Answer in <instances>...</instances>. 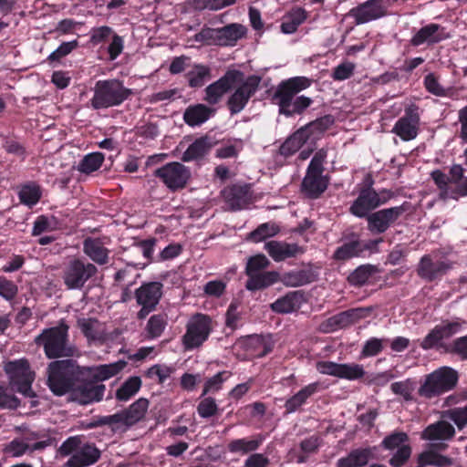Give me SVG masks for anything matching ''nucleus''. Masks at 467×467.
Masks as SVG:
<instances>
[{
    "instance_id": "nucleus-10",
    "label": "nucleus",
    "mask_w": 467,
    "mask_h": 467,
    "mask_svg": "<svg viewBox=\"0 0 467 467\" xmlns=\"http://www.w3.org/2000/svg\"><path fill=\"white\" fill-rule=\"evenodd\" d=\"M97 272L98 268L92 263L74 258L65 266L62 278L67 289H81Z\"/></svg>"
},
{
    "instance_id": "nucleus-17",
    "label": "nucleus",
    "mask_w": 467,
    "mask_h": 467,
    "mask_svg": "<svg viewBox=\"0 0 467 467\" xmlns=\"http://www.w3.org/2000/svg\"><path fill=\"white\" fill-rule=\"evenodd\" d=\"M388 8L387 0H367L352 7L347 16L353 18L354 24L358 26L386 16Z\"/></svg>"
},
{
    "instance_id": "nucleus-14",
    "label": "nucleus",
    "mask_w": 467,
    "mask_h": 467,
    "mask_svg": "<svg viewBox=\"0 0 467 467\" xmlns=\"http://www.w3.org/2000/svg\"><path fill=\"white\" fill-rule=\"evenodd\" d=\"M372 311V306L349 308L324 320L320 324L319 329L323 333H331L347 328L369 317Z\"/></svg>"
},
{
    "instance_id": "nucleus-6",
    "label": "nucleus",
    "mask_w": 467,
    "mask_h": 467,
    "mask_svg": "<svg viewBox=\"0 0 467 467\" xmlns=\"http://www.w3.org/2000/svg\"><path fill=\"white\" fill-rule=\"evenodd\" d=\"M5 371L9 378L13 389L26 398L36 397L32 389L36 374L31 369L27 359L21 358L7 362L5 366Z\"/></svg>"
},
{
    "instance_id": "nucleus-28",
    "label": "nucleus",
    "mask_w": 467,
    "mask_h": 467,
    "mask_svg": "<svg viewBox=\"0 0 467 467\" xmlns=\"http://www.w3.org/2000/svg\"><path fill=\"white\" fill-rule=\"evenodd\" d=\"M216 109L208 105L198 103L190 105L183 112L182 119L190 127H199L214 116Z\"/></svg>"
},
{
    "instance_id": "nucleus-34",
    "label": "nucleus",
    "mask_w": 467,
    "mask_h": 467,
    "mask_svg": "<svg viewBox=\"0 0 467 467\" xmlns=\"http://www.w3.org/2000/svg\"><path fill=\"white\" fill-rule=\"evenodd\" d=\"M149 408V400L145 398H140L134 401L129 408L121 410L123 425L130 427L141 420Z\"/></svg>"
},
{
    "instance_id": "nucleus-12",
    "label": "nucleus",
    "mask_w": 467,
    "mask_h": 467,
    "mask_svg": "<svg viewBox=\"0 0 467 467\" xmlns=\"http://www.w3.org/2000/svg\"><path fill=\"white\" fill-rule=\"evenodd\" d=\"M453 268V262L435 254H424L418 263L417 275L425 282L441 281Z\"/></svg>"
},
{
    "instance_id": "nucleus-13",
    "label": "nucleus",
    "mask_w": 467,
    "mask_h": 467,
    "mask_svg": "<svg viewBox=\"0 0 467 467\" xmlns=\"http://www.w3.org/2000/svg\"><path fill=\"white\" fill-rule=\"evenodd\" d=\"M105 390L104 384L88 379V375L79 369L70 396L74 401L81 405H88L102 400Z\"/></svg>"
},
{
    "instance_id": "nucleus-20",
    "label": "nucleus",
    "mask_w": 467,
    "mask_h": 467,
    "mask_svg": "<svg viewBox=\"0 0 467 467\" xmlns=\"http://www.w3.org/2000/svg\"><path fill=\"white\" fill-rule=\"evenodd\" d=\"M382 242V238L368 241L353 239L338 246L334 252L333 258L337 261H348L354 257H363L366 252H378V245Z\"/></svg>"
},
{
    "instance_id": "nucleus-25",
    "label": "nucleus",
    "mask_w": 467,
    "mask_h": 467,
    "mask_svg": "<svg viewBox=\"0 0 467 467\" xmlns=\"http://www.w3.org/2000/svg\"><path fill=\"white\" fill-rule=\"evenodd\" d=\"M101 456L100 450L92 442H81L78 451L67 460L66 467H88L95 464Z\"/></svg>"
},
{
    "instance_id": "nucleus-56",
    "label": "nucleus",
    "mask_w": 467,
    "mask_h": 467,
    "mask_svg": "<svg viewBox=\"0 0 467 467\" xmlns=\"http://www.w3.org/2000/svg\"><path fill=\"white\" fill-rule=\"evenodd\" d=\"M409 435L404 431H394L387 435L381 441L380 446L384 450H399L403 445H410Z\"/></svg>"
},
{
    "instance_id": "nucleus-15",
    "label": "nucleus",
    "mask_w": 467,
    "mask_h": 467,
    "mask_svg": "<svg viewBox=\"0 0 467 467\" xmlns=\"http://www.w3.org/2000/svg\"><path fill=\"white\" fill-rule=\"evenodd\" d=\"M243 78L244 73L240 70H227L223 77L205 88L203 100L208 106L218 104L235 84L243 81Z\"/></svg>"
},
{
    "instance_id": "nucleus-16",
    "label": "nucleus",
    "mask_w": 467,
    "mask_h": 467,
    "mask_svg": "<svg viewBox=\"0 0 467 467\" xmlns=\"http://www.w3.org/2000/svg\"><path fill=\"white\" fill-rule=\"evenodd\" d=\"M261 80V77L251 75L245 80L243 79V81L240 82L241 85L235 88L226 102V106L232 116L240 113L246 107L250 99L258 90Z\"/></svg>"
},
{
    "instance_id": "nucleus-37",
    "label": "nucleus",
    "mask_w": 467,
    "mask_h": 467,
    "mask_svg": "<svg viewBox=\"0 0 467 467\" xmlns=\"http://www.w3.org/2000/svg\"><path fill=\"white\" fill-rule=\"evenodd\" d=\"M264 441L265 436L261 433H257L250 440L246 438L233 440L228 443L227 448L232 453L241 452L246 454L258 450Z\"/></svg>"
},
{
    "instance_id": "nucleus-21",
    "label": "nucleus",
    "mask_w": 467,
    "mask_h": 467,
    "mask_svg": "<svg viewBox=\"0 0 467 467\" xmlns=\"http://www.w3.org/2000/svg\"><path fill=\"white\" fill-rule=\"evenodd\" d=\"M323 171L307 169L301 182V192L310 200H317L327 191L329 185L328 175Z\"/></svg>"
},
{
    "instance_id": "nucleus-3",
    "label": "nucleus",
    "mask_w": 467,
    "mask_h": 467,
    "mask_svg": "<svg viewBox=\"0 0 467 467\" xmlns=\"http://www.w3.org/2000/svg\"><path fill=\"white\" fill-rule=\"evenodd\" d=\"M132 95V90L117 79L98 80L93 88L90 106L93 109H103L119 106Z\"/></svg>"
},
{
    "instance_id": "nucleus-32",
    "label": "nucleus",
    "mask_w": 467,
    "mask_h": 467,
    "mask_svg": "<svg viewBox=\"0 0 467 467\" xmlns=\"http://www.w3.org/2000/svg\"><path fill=\"white\" fill-rule=\"evenodd\" d=\"M455 435L454 427L446 420H438L428 425L421 432L425 441H450Z\"/></svg>"
},
{
    "instance_id": "nucleus-36",
    "label": "nucleus",
    "mask_w": 467,
    "mask_h": 467,
    "mask_svg": "<svg viewBox=\"0 0 467 467\" xmlns=\"http://www.w3.org/2000/svg\"><path fill=\"white\" fill-rule=\"evenodd\" d=\"M315 281L314 274L309 269L292 270L280 275L279 282L287 287L302 286Z\"/></svg>"
},
{
    "instance_id": "nucleus-24",
    "label": "nucleus",
    "mask_w": 467,
    "mask_h": 467,
    "mask_svg": "<svg viewBox=\"0 0 467 467\" xmlns=\"http://www.w3.org/2000/svg\"><path fill=\"white\" fill-rule=\"evenodd\" d=\"M222 195L233 211L242 210L252 202V193L247 184L228 186L222 191Z\"/></svg>"
},
{
    "instance_id": "nucleus-64",
    "label": "nucleus",
    "mask_w": 467,
    "mask_h": 467,
    "mask_svg": "<svg viewBox=\"0 0 467 467\" xmlns=\"http://www.w3.org/2000/svg\"><path fill=\"white\" fill-rule=\"evenodd\" d=\"M447 415L452 420L459 430H462L467 425V405L457 407L447 411Z\"/></svg>"
},
{
    "instance_id": "nucleus-39",
    "label": "nucleus",
    "mask_w": 467,
    "mask_h": 467,
    "mask_svg": "<svg viewBox=\"0 0 467 467\" xmlns=\"http://www.w3.org/2000/svg\"><path fill=\"white\" fill-rule=\"evenodd\" d=\"M279 279L280 274L276 271L262 272L248 278L245 288L248 291L263 290L279 282Z\"/></svg>"
},
{
    "instance_id": "nucleus-22",
    "label": "nucleus",
    "mask_w": 467,
    "mask_h": 467,
    "mask_svg": "<svg viewBox=\"0 0 467 467\" xmlns=\"http://www.w3.org/2000/svg\"><path fill=\"white\" fill-rule=\"evenodd\" d=\"M450 37L445 28L439 24L431 23L420 28L410 38L412 47H420L426 44L433 46Z\"/></svg>"
},
{
    "instance_id": "nucleus-38",
    "label": "nucleus",
    "mask_w": 467,
    "mask_h": 467,
    "mask_svg": "<svg viewBox=\"0 0 467 467\" xmlns=\"http://www.w3.org/2000/svg\"><path fill=\"white\" fill-rule=\"evenodd\" d=\"M217 45L234 46L245 35V28L239 24H230L217 28Z\"/></svg>"
},
{
    "instance_id": "nucleus-63",
    "label": "nucleus",
    "mask_w": 467,
    "mask_h": 467,
    "mask_svg": "<svg viewBox=\"0 0 467 467\" xmlns=\"http://www.w3.org/2000/svg\"><path fill=\"white\" fill-rule=\"evenodd\" d=\"M412 453V448L410 445H403L392 455L389 460V463L391 467H403L410 460Z\"/></svg>"
},
{
    "instance_id": "nucleus-19",
    "label": "nucleus",
    "mask_w": 467,
    "mask_h": 467,
    "mask_svg": "<svg viewBox=\"0 0 467 467\" xmlns=\"http://www.w3.org/2000/svg\"><path fill=\"white\" fill-rule=\"evenodd\" d=\"M420 109L416 104H410L404 109V115L394 124L391 132L403 141H410L419 134L420 116Z\"/></svg>"
},
{
    "instance_id": "nucleus-60",
    "label": "nucleus",
    "mask_w": 467,
    "mask_h": 467,
    "mask_svg": "<svg viewBox=\"0 0 467 467\" xmlns=\"http://www.w3.org/2000/svg\"><path fill=\"white\" fill-rule=\"evenodd\" d=\"M105 425L111 427L112 430L118 429L119 426H124L121 411L112 415L99 416L96 419H94L93 421L90 423L91 428Z\"/></svg>"
},
{
    "instance_id": "nucleus-9",
    "label": "nucleus",
    "mask_w": 467,
    "mask_h": 467,
    "mask_svg": "<svg viewBox=\"0 0 467 467\" xmlns=\"http://www.w3.org/2000/svg\"><path fill=\"white\" fill-rule=\"evenodd\" d=\"M374 181L367 180L359 189L358 197L349 207V213L358 218H367L374 210L386 203V199L379 198V192L373 188Z\"/></svg>"
},
{
    "instance_id": "nucleus-5",
    "label": "nucleus",
    "mask_w": 467,
    "mask_h": 467,
    "mask_svg": "<svg viewBox=\"0 0 467 467\" xmlns=\"http://www.w3.org/2000/svg\"><path fill=\"white\" fill-rule=\"evenodd\" d=\"M459 380L458 372L450 367H441L428 374L418 394L431 400L452 390Z\"/></svg>"
},
{
    "instance_id": "nucleus-61",
    "label": "nucleus",
    "mask_w": 467,
    "mask_h": 467,
    "mask_svg": "<svg viewBox=\"0 0 467 467\" xmlns=\"http://www.w3.org/2000/svg\"><path fill=\"white\" fill-rule=\"evenodd\" d=\"M218 410L215 399L212 397L202 399L197 406V412L199 416L203 419L216 415L218 413Z\"/></svg>"
},
{
    "instance_id": "nucleus-57",
    "label": "nucleus",
    "mask_w": 467,
    "mask_h": 467,
    "mask_svg": "<svg viewBox=\"0 0 467 467\" xmlns=\"http://www.w3.org/2000/svg\"><path fill=\"white\" fill-rule=\"evenodd\" d=\"M365 370L362 365L357 363H344L340 365L339 379L357 380L362 379Z\"/></svg>"
},
{
    "instance_id": "nucleus-18",
    "label": "nucleus",
    "mask_w": 467,
    "mask_h": 467,
    "mask_svg": "<svg viewBox=\"0 0 467 467\" xmlns=\"http://www.w3.org/2000/svg\"><path fill=\"white\" fill-rule=\"evenodd\" d=\"M154 176L161 179L170 190L177 191L186 186L191 171L182 163L173 161L155 170Z\"/></svg>"
},
{
    "instance_id": "nucleus-40",
    "label": "nucleus",
    "mask_w": 467,
    "mask_h": 467,
    "mask_svg": "<svg viewBox=\"0 0 467 467\" xmlns=\"http://www.w3.org/2000/svg\"><path fill=\"white\" fill-rule=\"evenodd\" d=\"M242 344L257 357H265L273 350V344L261 335L247 336L242 339Z\"/></svg>"
},
{
    "instance_id": "nucleus-1",
    "label": "nucleus",
    "mask_w": 467,
    "mask_h": 467,
    "mask_svg": "<svg viewBox=\"0 0 467 467\" xmlns=\"http://www.w3.org/2000/svg\"><path fill=\"white\" fill-rule=\"evenodd\" d=\"M312 85V79L305 76L292 77L282 80L270 95L271 102L278 106V112L287 118L301 115L308 109L313 99L301 95V91Z\"/></svg>"
},
{
    "instance_id": "nucleus-31",
    "label": "nucleus",
    "mask_w": 467,
    "mask_h": 467,
    "mask_svg": "<svg viewBox=\"0 0 467 467\" xmlns=\"http://www.w3.org/2000/svg\"><path fill=\"white\" fill-rule=\"evenodd\" d=\"M217 143L214 137L208 134L196 139L189 145L183 152L182 160L183 161H191L204 157L210 150Z\"/></svg>"
},
{
    "instance_id": "nucleus-26",
    "label": "nucleus",
    "mask_w": 467,
    "mask_h": 467,
    "mask_svg": "<svg viewBox=\"0 0 467 467\" xmlns=\"http://www.w3.org/2000/svg\"><path fill=\"white\" fill-rule=\"evenodd\" d=\"M163 295V284L159 281L144 282L135 290L138 305H148L157 307Z\"/></svg>"
},
{
    "instance_id": "nucleus-42",
    "label": "nucleus",
    "mask_w": 467,
    "mask_h": 467,
    "mask_svg": "<svg viewBox=\"0 0 467 467\" xmlns=\"http://www.w3.org/2000/svg\"><path fill=\"white\" fill-rule=\"evenodd\" d=\"M184 77L190 88H199L212 78V70L207 65L194 64L192 69L188 71Z\"/></svg>"
},
{
    "instance_id": "nucleus-46",
    "label": "nucleus",
    "mask_w": 467,
    "mask_h": 467,
    "mask_svg": "<svg viewBox=\"0 0 467 467\" xmlns=\"http://www.w3.org/2000/svg\"><path fill=\"white\" fill-rule=\"evenodd\" d=\"M141 384L140 377H130L117 389L115 394L116 400L122 402L130 400L140 389Z\"/></svg>"
},
{
    "instance_id": "nucleus-48",
    "label": "nucleus",
    "mask_w": 467,
    "mask_h": 467,
    "mask_svg": "<svg viewBox=\"0 0 467 467\" xmlns=\"http://www.w3.org/2000/svg\"><path fill=\"white\" fill-rule=\"evenodd\" d=\"M280 232L279 226L272 222H267L258 225L248 235V240L253 243L265 241L266 238L273 237Z\"/></svg>"
},
{
    "instance_id": "nucleus-45",
    "label": "nucleus",
    "mask_w": 467,
    "mask_h": 467,
    "mask_svg": "<svg viewBox=\"0 0 467 467\" xmlns=\"http://www.w3.org/2000/svg\"><path fill=\"white\" fill-rule=\"evenodd\" d=\"M377 271L378 268L376 265L370 264L361 265L349 274L347 278L348 283L352 286L361 287L368 283V279L372 277Z\"/></svg>"
},
{
    "instance_id": "nucleus-59",
    "label": "nucleus",
    "mask_w": 467,
    "mask_h": 467,
    "mask_svg": "<svg viewBox=\"0 0 467 467\" xmlns=\"http://www.w3.org/2000/svg\"><path fill=\"white\" fill-rule=\"evenodd\" d=\"M388 341V338L370 337L364 343L360 352L361 358H369L379 355L383 350V344Z\"/></svg>"
},
{
    "instance_id": "nucleus-11",
    "label": "nucleus",
    "mask_w": 467,
    "mask_h": 467,
    "mask_svg": "<svg viewBox=\"0 0 467 467\" xmlns=\"http://www.w3.org/2000/svg\"><path fill=\"white\" fill-rule=\"evenodd\" d=\"M409 202H404L399 206L373 212L366 218L368 231L373 235L385 234L407 212Z\"/></svg>"
},
{
    "instance_id": "nucleus-30",
    "label": "nucleus",
    "mask_w": 467,
    "mask_h": 467,
    "mask_svg": "<svg viewBox=\"0 0 467 467\" xmlns=\"http://www.w3.org/2000/svg\"><path fill=\"white\" fill-rule=\"evenodd\" d=\"M305 301L304 292L291 291L271 304V309L278 314H288L298 310Z\"/></svg>"
},
{
    "instance_id": "nucleus-58",
    "label": "nucleus",
    "mask_w": 467,
    "mask_h": 467,
    "mask_svg": "<svg viewBox=\"0 0 467 467\" xmlns=\"http://www.w3.org/2000/svg\"><path fill=\"white\" fill-rule=\"evenodd\" d=\"M79 46L78 40L74 39L68 42H63L56 50H54L48 57L49 63L59 62L63 57L69 55L73 50L77 49Z\"/></svg>"
},
{
    "instance_id": "nucleus-44",
    "label": "nucleus",
    "mask_w": 467,
    "mask_h": 467,
    "mask_svg": "<svg viewBox=\"0 0 467 467\" xmlns=\"http://www.w3.org/2000/svg\"><path fill=\"white\" fill-rule=\"evenodd\" d=\"M18 198L22 204L32 208L42 198V188L35 182H29L21 186Z\"/></svg>"
},
{
    "instance_id": "nucleus-7",
    "label": "nucleus",
    "mask_w": 467,
    "mask_h": 467,
    "mask_svg": "<svg viewBox=\"0 0 467 467\" xmlns=\"http://www.w3.org/2000/svg\"><path fill=\"white\" fill-rule=\"evenodd\" d=\"M213 318L206 314H193L186 324L182 341L186 350L198 348L206 342L213 332Z\"/></svg>"
},
{
    "instance_id": "nucleus-54",
    "label": "nucleus",
    "mask_w": 467,
    "mask_h": 467,
    "mask_svg": "<svg viewBox=\"0 0 467 467\" xmlns=\"http://www.w3.org/2000/svg\"><path fill=\"white\" fill-rule=\"evenodd\" d=\"M270 264L264 254H257L247 259L244 273L250 278L266 269Z\"/></svg>"
},
{
    "instance_id": "nucleus-50",
    "label": "nucleus",
    "mask_w": 467,
    "mask_h": 467,
    "mask_svg": "<svg viewBox=\"0 0 467 467\" xmlns=\"http://www.w3.org/2000/svg\"><path fill=\"white\" fill-rule=\"evenodd\" d=\"M372 451L370 448L352 450L348 456L339 460L351 467H364L368 464Z\"/></svg>"
},
{
    "instance_id": "nucleus-23",
    "label": "nucleus",
    "mask_w": 467,
    "mask_h": 467,
    "mask_svg": "<svg viewBox=\"0 0 467 467\" xmlns=\"http://www.w3.org/2000/svg\"><path fill=\"white\" fill-rule=\"evenodd\" d=\"M265 249L275 262L296 258L305 253V248L296 243L272 240L265 244Z\"/></svg>"
},
{
    "instance_id": "nucleus-8",
    "label": "nucleus",
    "mask_w": 467,
    "mask_h": 467,
    "mask_svg": "<svg viewBox=\"0 0 467 467\" xmlns=\"http://www.w3.org/2000/svg\"><path fill=\"white\" fill-rule=\"evenodd\" d=\"M465 324L466 321L460 317L443 319L429 331L420 341V347L424 350L443 348V341L461 332Z\"/></svg>"
},
{
    "instance_id": "nucleus-29",
    "label": "nucleus",
    "mask_w": 467,
    "mask_h": 467,
    "mask_svg": "<svg viewBox=\"0 0 467 467\" xmlns=\"http://www.w3.org/2000/svg\"><path fill=\"white\" fill-rule=\"evenodd\" d=\"M104 244L101 238L87 237L83 241V253L94 263L107 265L110 251Z\"/></svg>"
},
{
    "instance_id": "nucleus-2",
    "label": "nucleus",
    "mask_w": 467,
    "mask_h": 467,
    "mask_svg": "<svg viewBox=\"0 0 467 467\" xmlns=\"http://www.w3.org/2000/svg\"><path fill=\"white\" fill-rule=\"evenodd\" d=\"M68 329L69 327L61 320L57 327L44 329L36 337L35 342L37 346L43 347L48 358L72 357L75 348L69 344Z\"/></svg>"
},
{
    "instance_id": "nucleus-27",
    "label": "nucleus",
    "mask_w": 467,
    "mask_h": 467,
    "mask_svg": "<svg viewBox=\"0 0 467 467\" xmlns=\"http://www.w3.org/2000/svg\"><path fill=\"white\" fill-rule=\"evenodd\" d=\"M126 366V361L119 360L117 362L95 367H83L81 370L84 371L85 375H88V379H93L95 382L101 383L119 374Z\"/></svg>"
},
{
    "instance_id": "nucleus-43",
    "label": "nucleus",
    "mask_w": 467,
    "mask_h": 467,
    "mask_svg": "<svg viewBox=\"0 0 467 467\" xmlns=\"http://www.w3.org/2000/svg\"><path fill=\"white\" fill-rule=\"evenodd\" d=\"M306 141L307 136L299 128L281 144L279 153L285 158L290 157L297 152Z\"/></svg>"
},
{
    "instance_id": "nucleus-4",
    "label": "nucleus",
    "mask_w": 467,
    "mask_h": 467,
    "mask_svg": "<svg viewBox=\"0 0 467 467\" xmlns=\"http://www.w3.org/2000/svg\"><path fill=\"white\" fill-rule=\"evenodd\" d=\"M76 361L72 359L56 360L47 368V386L56 396H63L72 392L78 370Z\"/></svg>"
},
{
    "instance_id": "nucleus-62",
    "label": "nucleus",
    "mask_w": 467,
    "mask_h": 467,
    "mask_svg": "<svg viewBox=\"0 0 467 467\" xmlns=\"http://www.w3.org/2000/svg\"><path fill=\"white\" fill-rule=\"evenodd\" d=\"M82 442L81 436H70L65 440L57 450L61 457L71 456L78 451Z\"/></svg>"
},
{
    "instance_id": "nucleus-53",
    "label": "nucleus",
    "mask_w": 467,
    "mask_h": 467,
    "mask_svg": "<svg viewBox=\"0 0 467 467\" xmlns=\"http://www.w3.org/2000/svg\"><path fill=\"white\" fill-rule=\"evenodd\" d=\"M232 376L231 371L223 370L216 373L214 376L207 379L204 383L201 397L207 394H214L222 389L223 383Z\"/></svg>"
},
{
    "instance_id": "nucleus-47",
    "label": "nucleus",
    "mask_w": 467,
    "mask_h": 467,
    "mask_svg": "<svg viewBox=\"0 0 467 467\" xmlns=\"http://www.w3.org/2000/svg\"><path fill=\"white\" fill-rule=\"evenodd\" d=\"M78 327L89 341L99 340L102 337L99 321L93 317H82L77 321Z\"/></svg>"
},
{
    "instance_id": "nucleus-33",
    "label": "nucleus",
    "mask_w": 467,
    "mask_h": 467,
    "mask_svg": "<svg viewBox=\"0 0 467 467\" xmlns=\"http://www.w3.org/2000/svg\"><path fill=\"white\" fill-rule=\"evenodd\" d=\"M320 387L321 384L317 381L310 383L289 398L285 403V414L296 412L301 406L306 403L307 399L319 391Z\"/></svg>"
},
{
    "instance_id": "nucleus-41",
    "label": "nucleus",
    "mask_w": 467,
    "mask_h": 467,
    "mask_svg": "<svg viewBox=\"0 0 467 467\" xmlns=\"http://www.w3.org/2000/svg\"><path fill=\"white\" fill-rule=\"evenodd\" d=\"M307 17L306 12L301 7H295L283 16L280 26L281 32L284 34L295 33L300 25H302Z\"/></svg>"
},
{
    "instance_id": "nucleus-55",
    "label": "nucleus",
    "mask_w": 467,
    "mask_h": 467,
    "mask_svg": "<svg viewBox=\"0 0 467 467\" xmlns=\"http://www.w3.org/2000/svg\"><path fill=\"white\" fill-rule=\"evenodd\" d=\"M2 148L7 154L14 155L21 161H25L27 156L25 144L15 137L5 136L3 139Z\"/></svg>"
},
{
    "instance_id": "nucleus-52",
    "label": "nucleus",
    "mask_w": 467,
    "mask_h": 467,
    "mask_svg": "<svg viewBox=\"0 0 467 467\" xmlns=\"http://www.w3.org/2000/svg\"><path fill=\"white\" fill-rule=\"evenodd\" d=\"M167 326V316L156 314L151 316L146 325L148 338L154 339L161 336Z\"/></svg>"
},
{
    "instance_id": "nucleus-49",
    "label": "nucleus",
    "mask_w": 467,
    "mask_h": 467,
    "mask_svg": "<svg viewBox=\"0 0 467 467\" xmlns=\"http://www.w3.org/2000/svg\"><path fill=\"white\" fill-rule=\"evenodd\" d=\"M60 228L61 223L57 216L47 217L46 215H39L34 222L32 235L38 236L45 232H52Z\"/></svg>"
},
{
    "instance_id": "nucleus-51",
    "label": "nucleus",
    "mask_w": 467,
    "mask_h": 467,
    "mask_svg": "<svg viewBox=\"0 0 467 467\" xmlns=\"http://www.w3.org/2000/svg\"><path fill=\"white\" fill-rule=\"evenodd\" d=\"M104 159V154L101 152L88 153L79 161L78 170L81 173L90 174L101 167Z\"/></svg>"
},
{
    "instance_id": "nucleus-35",
    "label": "nucleus",
    "mask_w": 467,
    "mask_h": 467,
    "mask_svg": "<svg viewBox=\"0 0 467 467\" xmlns=\"http://www.w3.org/2000/svg\"><path fill=\"white\" fill-rule=\"evenodd\" d=\"M334 124L331 115H325L301 127L303 133L307 136V140H319L323 134Z\"/></svg>"
}]
</instances>
